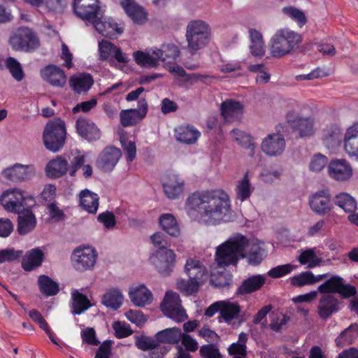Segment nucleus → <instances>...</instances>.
<instances>
[{"label": "nucleus", "instance_id": "4be33fe9", "mask_svg": "<svg viewBox=\"0 0 358 358\" xmlns=\"http://www.w3.org/2000/svg\"><path fill=\"white\" fill-rule=\"evenodd\" d=\"M341 302L333 294H324L320 299L317 306L319 317L326 320L340 310Z\"/></svg>", "mask_w": 358, "mask_h": 358}, {"label": "nucleus", "instance_id": "4c0bfd02", "mask_svg": "<svg viewBox=\"0 0 358 358\" xmlns=\"http://www.w3.org/2000/svg\"><path fill=\"white\" fill-rule=\"evenodd\" d=\"M99 196L96 194L85 189L80 193V204L90 213H96L99 207Z\"/></svg>", "mask_w": 358, "mask_h": 358}, {"label": "nucleus", "instance_id": "79ce46f5", "mask_svg": "<svg viewBox=\"0 0 358 358\" xmlns=\"http://www.w3.org/2000/svg\"><path fill=\"white\" fill-rule=\"evenodd\" d=\"M72 313L74 315H80L91 306L87 296L80 293L78 290L72 292Z\"/></svg>", "mask_w": 358, "mask_h": 358}, {"label": "nucleus", "instance_id": "8fccbe9b", "mask_svg": "<svg viewBox=\"0 0 358 358\" xmlns=\"http://www.w3.org/2000/svg\"><path fill=\"white\" fill-rule=\"evenodd\" d=\"M343 278L338 275H334L317 287V292L324 294L338 293Z\"/></svg>", "mask_w": 358, "mask_h": 358}, {"label": "nucleus", "instance_id": "5fc2aeb1", "mask_svg": "<svg viewBox=\"0 0 358 358\" xmlns=\"http://www.w3.org/2000/svg\"><path fill=\"white\" fill-rule=\"evenodd\" d=\"M116 45L108 41H102L99 43V59L108 60L113 62V55Z\"/></svg>", "mask_w": 358, "mask_h": 358}, {"label": "nucleus", "instance_id": "9b49d317", "mask_svg": "<svg viewBox=\"0 0 358 358\" xmlns=\"http://www.w3.org/2000/svg\"><path fill=\"white\" fill-rule=\"evenodd\" d=\"M285 118L292 131L297 134L296 138H307L314 134L315 120L313 117L299 116L294 111H289Z\"/></svg>", "mask_w": 358, "mask_h": 358}, {"label": "nucleus", "instance_id": "6ab92c4d", "mask_svg": "<svg viewBox=\"0 0 358 358\" xmlns=\"http://www.w3.org/2000/svg\"><path fill=\"white\" fill-rule=\"evenodd\" d=\"M162 185L169 199H177L183 193L185 180L178 174L171 173L164 178Z\"/></svg>", "mask_w": 358, "mask_h": 358}, {"label": "nucleus", "instance_id": "6e6d98bb", "mask_svg": "<svg viewBox=\"0 0 358 358\" xmlns=\"http://www.w3.org/2000/svg\"><path fill=\"white\" fill-rule=\"evenodd\" d=\"M6 66L16 80L21 81L24 78V73L21 64L14 57H8L6 60Z\"/></svg>", "mask_w": 358, "mask_h": 358}, {"label": "nucleus", "instance_id": "412c9836", "mask_svg": "<svg viewBox=\"0 0 358 358\" xmlns=\"http://www.w3.org/2000/svg\"><path fill=\"white\" fill-rule=\"evenodd\" d=\"M78 134L88 141H97L101 137V131L96 124L90 119L79 117L76 122Z\"/></svg>", "mask_w": 358, "mask_h": 358}, {"label": "nucleus", "instance_id": "09e8293b", "mask_svg": "<svg viewBox=\"0 0 358 358\" xmlns=\"http://www.w3.org/2000/svg\"><path fill=\"white\" fill-rule=\"evenodd\" d=\"M38 282L40 291L46 296H54L59 290V285L48 275H40Z\"/></svg>", "mask_w": 358, "mask_h": 358}, {"label": "nucleus", "instance_id": "423d86ee", "mask_svg": "<svg viewBox=\"0 0 358 358\" xmlns=\"http://www.w3.org/2000/svg\"><path fill=\"white\" fill-rule=\"evenodd\" d=\"M66 136V125L64 120L55 117L45 125L43 140L45 148L52 152H57L64 147Z\"/></svg>", "mask_w": 358, "mask_h": 358}, {"label": "nucleus", "instance_id": "680f3d73", "mask_svg": "<svg viewBox=\"0 0 358 358\" xmlns=\"http://www.w3.org/2000/svg\"><path fill=\"white\" fill-rule=\"evenodd\" d=\"M327 163L328 159L326 156L317 154L312 157L309 168L312 171L320 172L327 166Z\"/></svg>", "mask_w": 358, "mask_h": 358}, {"label": "nucleus", "instance_id": "aec40b11", "mask_svg": "<svg viewBox=\"0 0 358 358\" xmlns=\"http://www.w3.org/2000/svg\"><path fill=\"white\" fill-rule=\"evenodd\" d=\"M261 147L262 151L267 155H280L285 150V140L280 134H270L264 139Z\"/></svg>", "mask_w": 358, "mask_h": 358}, {"label": "nucleus", "instance_id": "c9c22d12", "mask_svg": "<svg viewBox=\"0 0 358 358\" xmlns=\"http://www.w3.org/2000/svg\"><path fill=\"white\" fill-rule=\"evenodd\" d=\"M200 136V132L189 126H180L176 129V139L185 144H194Z\"/></svg>", "mask_w": 358, "mask_h": 358}, {"label": "nucleus", "instance_id": "13d9d810", "mask_svg": "<svg viewBox=\"0 0 358 358\" xmlns=\"http://www.w3.org/2000/svg\"><path fill=\"white\" fill-rule=\"evenodd\" d=\"M99 17H100L93 20L90 23L93 24L95 29L99 34L108 38V36L110 35V32L108 31L110 26V20H106L102 12L100 13Z\"/></svg>", "mask_w": 358, "mask_h": 358}, {"label": "nucleus", "instance_id": "f3484780", "mask_svg": "<svg viewBox=\"0 0 358 358\" xmlns=\"http://www.w3.org/2000/svg\"><path fill=\"white\" fill-rule=\"evenodd\" d=\"M148 113V103L145 99H140L138 108L120 112V122L124 127L133 126L143 120Z\"/></svg>", "mask_w": 358, "mask_h": 358}, {"label": "nucleus", "instance_id": "a211bd4d", "mask_svg": "<svg viewBox=\"0 0 358 358\" xmlns=\"http://www.w3.org/2000/svg\"><path fill=\"white\" fill-rule=\"evenodd\" d=\"M3 176L12 182H21L31 180L36 174V169L34 165H22L15 164L3 171Z\"/></svg>", "mask_w": 358, "mask_h": 358}, {"label": "nucleus", "instance_id": "39448f33", "mask_svg": "<svg viewBox=\"0 0 358 358\" xmlns=\"http://www.w3.org/2000/svg\"><path fill=\"white\" fill-rule=\"evenodd\" d=\"M210 38V28L204 21L196 20L190 21L186 30L187 48L191 54L206 47Z\"/></svg>", "mask_w": 358, "mask_h": 358}, {"label": "nucleus", "instance_id": "69168bd1", "mask_svg": "<svg viewBox=\"0 0 358 358\" xmlns=\"http://www.w3.org/2000/svg\"><path fill=\"white\" fill-rule=\"evenodd\" d=\"M97 220L108 229H113L116 224L115 215L108 210L100 213L97 217Z\"/></svg>", "mask_w": 358, "mask_h": 358}, {"label": "nucleus", "instance_id": "49530a36", "mask_svg": "<svg viewBox=\"0 0 358 358\" xmlns=\"http://www.w3.org/2000/svg\"><path fill=\"white\" fill-rule=\"evenodd\" d=\"M315 250L316 248H314L301 251L297 260L301 264L306 265L308 268L319 266L322 262V259L316 255Z\"/></svg>", "mask_w": 358, "mask_h": 358}, {"label": "nucleus", "instance_id": "3c124183", "mask_svg": "<svg viewBox=\"0 0 358 358\" xmlns=\"http://www.w3.org/2000/svg\"><path fill=\"white\" fill-rule=\"evenodd\" d=\"M133 55L136 62L138 64L144 66H157L159 64V61H160V56H157V55H154L153 51L152 52V54L145 53L141 51H136L134 52Z\"/></svg>", "mask_w": 358, "mask_h": 358}, {"label": "nucleus", "instance_id": "b1692460", "mask_svg": "<svg viewBox=\"0 0 358 358\" xmlns=\"http://www.w3.org/2000/svg\"><path fill=\"white\" fill-rule=\"evenodd\" d=\"M329 176L339 181L348 180L352 174V170L350 164L345 159H334L328 166Z\"/></svg>", "mask_w": 358, "mask_h": 358}, {"label": "nucleus", "instance_id": "f257e3e1", "mask_svg": "<svg viewBox=\"0 0 358 358\" xmlns=\"http://www.w3.org/2000/svg\"><path fill=\"white\" fill-rule=\"evenodd\" d=\"M186 207L200 212L201 219L208 224L229 220L230 201L223 192H194L189 196Z\"/></svg>", "mask_w": 358, "mask_h": 358}, {"label": "nucleus", "instance_id": "c03bdc74", "mask_svg": "<svg viewBox=\"0 0 358 358\" xmlns=\"http://www.w3.org/2000/svg\"><path fill=\"white\" fill-rule=\"evenodd\" d=\"M75 15L86 23L91 22L93 20L100 17L99 15L101 12L99 3L90 5V7H83L81 10H73Z\"/></svg>", "mask_w": 358, "mask_h": 358}, {"label": "nucleus", "instance_id": "72a5a7b5", "mask_svg": "<svg viewBox=\"0 0 358 358\" xmlns=\"http://www.w3.org/2000/svg\"><path fill=\"white\" fill-rule=\"evenodd\" d=\"M155 335L159 347H161V343H178L180 341L182 333L179 328L173 327L159 331Z\"/></svg>", "mask_w": 358, "mask_h": 358}, {"label": "nucleus", "instance_id": "f03ea898", "mask_svg": "<svg viewBox=\"0 0 358 358\" xmlns=\"http://www.w3.org/2000/svg\"><path fill=\"white\" fill-rule=\"evenodd\" d=\"M250 240L241 234L231 236L216 248L215 262L219 267L236 266L247 250Z\"/></svg>", "mask_w": 358, "mask_h": 358}, {"label": "nucleus", "instance_id": "ea45409f", "mask_svg": "<svg viewBox=\"0 0 358 358\" xmlns=\"http://www.w3.org/2000/svg\"><path fill=\"white\" fill-rule=\"evenodd\" d=\"M159 224L162 229L171 236L177 237L180 234V230L177 221L171 214L166 213L160 216Z\"/></svg>", "mask_w": 358, "mask_h": 358}, {"label": "nucleus", "instance_id": "de8ad7c7", "mask_svg": "<svg viewBox=\"0 0 358 358\" xmlns=\"http://www.w3.org/2000/svg\"><path fill=\"white\" fill-rule=\"evenodd\" d=\"M248 336L245 332H241L238 335V340L236 343L231 344L228 348L230 355L245 357L247 355L246 343Z\"/></svg>", "mask_w": 358, "mask_h": 358}, {"label": "nucleus", "instance_id": "774afa93", "mask_svg": "<svg viewBox=\"0 0 358 358\" xmlns=\"http://www.w3.org/2000/svg\"><path fill=\"white\" fill-rule=\"evenodd\" d=\"M81 338L83 343L90 345H98L100 342L97 339L96 332L93 328L87 327L81 331Z\"/></svg>", "mask_w": 358, "mask_h": 358}, {"label": "nucleus", "instance_id": "e2e57ef3", "mask_svg": "<svg viewBox=\"0 0 358 358\" xmlns=\"http://www.w3.org/2000/svg\"><path fill=\"white\" fill-rule=\"evenodd\" d=\"M22 253V250H15L13 248L0 250V264L17 260L21 257Z\"/></svg>", "mask_w": 358, "mask_h": 358}, {"label": "nucleus", "instance_id": "bf43d9fd", "mask_svg": "<svg viewBox=\"0 0 358 358\" xmlns=\"http://www.w3.org/2000/svg\"><path fill=\"white\" fill-rule=\"evenodd\" d=\"M297 268V265L287 264L274 267L268 271V275L273 278H279L290 273Z\"/></svg>", "mask_w": 358, "mask_h": 358}, {"label": "nucleus", "instance_id": "ddd939ff", "mask_svg": "<svg viewBox=\"0 0 358 358\" xmlns=\"http://www.w3.org/2000/svg\"><path fill=\"white\" fill-rule=\"evenodd\" d=\"M150 259L158 272L163 276H167L173 271L176 255L172 250L161 248L156 251Z\"/></svg>", "mask_w": 358, "mask_h": 358}, {"label": "nucleus", "instance_id": "c756f323", "mask_svg": "<svg viewBox=\"0 0 358 358\" xmlns=\"http://www.w3.org/2000/svg\"><path fill=\"white\" fill-rule=\"evenodd\" d=\"M17 231L20 235H25L31 232L36 225L35 215L29 208H26L17 213Z\"/></svg>", "mask_w": 358, "mask_h": 358}, {"label": "nucleus", "instance_id": "a878e982", "mask_svg": "<svg viewBox=\"0 0 358 358\" xmlns=\"http://www.w3.org/2000/svg\"><path fill=\"white\" fill-rule=\"evenodd\" d=\"M243 104L234 99H227L221 103V115L227 122L240 120L243 113Z\"/></svg>", "mask_w": 358, "mask_h": 358}, {"label": "nucleus", "instance_id": "4468645a", "mask_svg": "<svg viewBox=\"0 0 358 358\" xmlns=\"http://www.w3.org/2000/svg\"><path fill=\"white\" fill-rule=\"evenodd\" d=\"M308 203L310 209L319 215L329 214L334 208L331 194L327 189L317 191L310 196Z\"/></svg>", "mask_w": 358, "mask_h": 358}, {"label": "nucleus", "instance_id": "5701e85b", "mask_svg": "<svg viewBox=\"0 0 358 358\" xmlns=\"http://www.w3.org/2000/svg\"><path fill=\"white\" fill-rule=\"evenodd\" d=\"M41 78L51 85L62 87L66 83L64 71L59 66L50 64L41 70Z\"/></svg>", "mask_w": 358, "mask_h": 358}, {"label": "nucleus", "instance_id": "7c9ffc66", "mask_svg": "<svg viewBox=\"0 0 358 358\" xmlns=\"http://www.w3.org/2000/svg\"><path fill=\"white\" fill-rule=\"evenodd\" d=\"M44 259V253L38 248L27 251L22 260V266L26 271H31L39 267Z\"/></svg>", "mask_w": 358, "mask_h": 358}, {"label": "nucleus", "instance_id": "dca6fc26", "mask_svg": "<svg viewBox=\"0 0 358 358\" xmlns=\"http://www.w3.org/2000/svg\"><path fill=\"white\" fill-rule=\"evenodd\" d=\"M122 156L120 149L114 146L105 148L99 155L96 166L103 172H110L113 170Z\"/></svg>", "mask_w": 358, "mask_h": 358}, {"label": "nucleus", "instance_id": "37998d69", "mask_svg": "<svg viewBox=\"0 0 358 358\" xmlns=\"http://www.w3.org/2000/svg\"><path fill=\"white\" fill-rule=\"evenodd\" d=\"M73 90L81 93L88 91L94 83L92 76L89 73L82 74L76 78L71 79Z\"/></svg>", "mask_w": 358, "mask_h": 358}, {"label": "nucleus", "instance_id": "c85d7f7f", "mask_svg": "<svg viewBox=\"0 0 358 358\" xmlns=\"http://www.w3.org/2000/svg\"><path fill=\"white\" fill-rule=\"evenodd\" d=\"M45 169L48 177L59 178L69 172V163L63 156H57L47 164Z\"/></svg>", "mask_w": 358, "mask_h": 358}, {"label": "nucleus", "instance_id": "1a4fd4ad", "mask_svg": "<svg viewBox=\"0 0 358 358\" xmlns=\"http://www.w3.org/2000/svg\"><path fill=\"white\" fill-rule=\"evenodd\" d=\"M96 259V251L91 247H77L74 249L71 257L72 266L79 272L92 269Z\"/></svg>", "mask_w": 358, "mask_h": 358}, {"label": "nucleus", "instance_id": "393cba45", "mask_svg": "<svg viewBox=\"0 0 358 358\" xmlns=\"http://www.w3.org/2000/svg\"><path fill=\"white\" fill-rule=\"evenodd\" d=\"M264 243L259 241H250L247 250L242 257L251 266L259 265L266 257V252L263 248Z\"/></svg>", "mask_w": 358, "mask_h": 358}, {"label": "nucleus", "instance_id": "4d7b16f0", "mask_svg": "<svg viewBox=\"0 0 358 358\" xmlns=\"http://www.w3.org/2000/svg\"><path fill=\"white\" fill-rule=\"evenodd\" d=\"M313 273L311 271H304L289 278L290 284L294 287H301L313 285Z\"/></svg>", "mask_w": 358, "mask_h": 358}, {"label": "nucleus", "instance_id": "20e7f679", "mask_svg": "<svg viewBox=\"0 0 358 358\" xmlns=\"http://www.w3.org/2000/svg\"><path fill=\"white\" fill-rule=\"evenodd\" d=\"M302 36L289 29H278L269 42V51L273 57H282L299 48Z\"/></svg>", "mask_w": 358, "mask_h": 358}, {"label": "nucleus", "instance_id": "bb28decb", "mask_svg": "<svg viewBox=\"0 0 358 358\" xmlns=\"http://www.w3.org/2000/svg\"><path fill=\"white\" fill-rule=\"evenodd\" d=\"M120 3L127 15L136 24H143L147 20V13L134 0H120Z\"/></svg>", "mask_w": 358, "mask_h": 358}, {"label": "nucleus", "instance_id": "2eb2a0df", "mask_svg": "<svg viewBox=\"0 0 358 358\" xmlns=\"http://www.w3.org/2000/svg\"><path fill=\"white\" fill-rule=\"evenodd\" d=\"M135 345L143 351L151 350L146 358H163L170 350L166 346L159 347L155 335L153 337L145 335L136 336Z\"/></svg>", "mask_w": 358, "mask_h": 358}, {"label": "nucleus", "instance_id": "f8f14e48", "mask_svg": "<svg viewBox=\"0 0 358 358\" xmlns=\"http://www.w3.org/2000/svg\"><path fill=\"white\" fill-rule=\"evenodd\" d=\"M217 320L220 323L224 322L233 329H237L245 321V317L238 303L222 301L221 314Z\"/></svg>", "mask_w": 358, "mask_h": 358}, {"label": "nucleus", "instance_id": "7ed1b4c3", "mask_svg": "<svg viewBox=\"0 0 358 358\" xmlns=\"http://www.w3.org/2000/svg\"><path fill=\"white\" fill-rule=\"evenodd\" d=\"M185 272L189 279L179 281L178 287L187 295L196 293L199 287L203 285L208 278L206 267L199 260L193 258H188L186 260Z\"/></svg>", "mask_w": 358, "mask_h": 358}, {"label": "nucleus", "instance_id": "338daca9", "mask_svg": "<svg viewBox=\"0 0 358 358\" xmlns=\"http://www.w3.org/2000/svg\"><path fill=\"white\" fill-rule=\"evenodd\" d=\"M199 354L203 358H222L219 349L213 344L202 345Z\"/></svg>", "mask_w": 358, "mask_h": 358}, {"label": "nucleus", "instance_id": "cd10ccee", "mask_svg": "<svg viewBox=\"0 0 358 358\" xmlns=\"http://www.w3.org/2000/svg\"><path fill=\"white\" fill-rule=\"evenodd\" d=\"M266 282L263 275H253L245 279L236 292V295H245L259 290Z\"/></svg>", "mask_w": 358, "mask_h": 358}, {"label": "nucleus", "instance_id": "f704fd0d", "mask_svg": "<svg viewBox=\"0 0 358 358\" xmlns=\"http://www.w3.org/2000/svg\"><path fill=\"white\" fill-rule=\"evenodd\" d=\"M341 130L336 124L327 125L322 131V138L327 147H334L341 141Z\"/></svg>", "mask_w": 358, "mask_h": 358}, {"label": "nucleus", "instance_id": "052dcab7", "mask_svg": "<svg viewBox=\"0 0 358 358\" xmlns=\"http://www.w3.org/2000/svg\"><path fill=\"white\" fill-rule=\"evenodd\" d=\"M113 328L117 338H126L133 334L130 325L124 322H115L113 324Z\"/></svg>", "mask_w": 358, "mask_h": 358}, {"label": "nucleus", "instance_id": "864d4df0", "mask_svg": "<svg viewBox=\"0 0 358 358\" xmlns=\"http://www.w3.org/2000/svg\"><path fill=\"white\" fill-rule=\"evenodd\" d=\"M282 13L292 20L295 21L301 27L307 22V17L305 13L294 6H287L282 8Z\"/></svg>", "mask_w": 358, "mask_h": 358}, {"label": "nucleus", "instance_id": "0e129e2a", "mask_svg": "<svg viewBox=\"0 0 358 358\" xmlns=\"http://www.w3.org/2000/svg\"><path fill=\"white\" fill-rule=\"evenodd\" d=\"M85 162V157L83 155L78 152L73 155L72 159H70V164H69V173L71 176H74L77 171L80 169Z\"/></svg>", "mask_w": 358, "mask_h": 358}, {"label": "nucleus", "instance_id": "e433bc0d", "mask_svg": "<svg viewBox=\"0 0 358 358\" xmlns=\"http://www.w3.org/2000/svg\"><path fill=\"white\" fill-rule=\"evenodd\" d=\"M153 54L160 56V61L172 64L179 57L180 50L178 46L173 44H164L161 49L153 50Z\"/></svg>", "mask_w": 358, "mask_h": 358}, {"label": "nucleus", "instance_id": "603ef678", "mask_svg": "<svg viewBox=\"0 0 358 358\" xmlns=\"http://www.w3.org/2000/svg\"><path fill=\"white\" fill-rule=\"evenodd\" d=\"M236 196L241 201L248 199L253 190L248 178V172H246L244 177L238 181L236 186Z\"/></svg>", "mask_w": 358, "mask_h": 358}, {"label": "nucleus", "instance_id": "2f4dec72", "mask_svg": "<svg viewBox=\"0 0 358 358\" xmlns=\"http://www.w3.org/2000/svg\"><path fill=\"white\" fill-rule=\"evenodd\" d=\"M344 147L349 155L358 159V122L347 129L344 138Z\"/></svg>", "mask_w": 358, "mask_h": 358}, {"label": "nucleus", "instance_id": "473e14b6", "mask_svg": "<svg viewBox=\"0 0 358 358\" xmlns=\"http://www.w3.org/2000/svg\"><path fill=\"white\" fill-rule=\"evenodd\" d=\"M129 298L136 306L143 307L152 301L151 292L143 285L130 289Z\"/></svg>", "mask_w": 358, "mask_h": 358}, {"label": "nucleus", "instance_id": "a19ab883", "mask_svg": "<svg viewBox=\"0 0 358 358\" xmlns=\"http://www.w3.org/2000/svg\"><path fill=\"white\" fill-rule=\"evenodd\" d=\"M123 302V295L118 289L108 290L103 296L102 303L113 310L118 309Z\"/></svg>", "mask_w": 358, "mask_h": 358}, {"label": "nucleus", "instance_id": "9d476101", "mask_svg": "<svg viewBox=\"0 0 358 358\" xmlns=\"http://www.w3.org/2000/svg\"><path fill=\"white\" fill-rule=\"evenodd\" d=\"M161 308L166 317L177 322H184L187 318L180 296L176 292L169 291L166 293Z\"/></svg>", "mask_w": 358, "mask_h": 358}, {"label": "nucleus", "instance_id": "58836bf2", "mask_svg": "<svg viewBox=\"0 0 358 358\" xmlns=\"http://www.w3.org/2000/svg\"><path fill=\"white\" fill-rule=\"evenodd\" d=\"M358 337V324H352L349 327L343 330L336 338L335 343L339 348L352 344Z\"/></svg>", "mask_w": 358, "mask_h": 358}, {"label": "nucleus", "instance_id": "6e6552de", "mask_svg": "<svg viewBox=\"0 0 358 358\" xmlns=\"http://www.w3.org/2000/svg\"><path fill=\"white\" fill-rule=\"evenodd\" d=\"M9 44L16 51L29 52L39 46L36 34L27 27L20 28L9 38Z\"/></svg>", "mask_w": 358, "mask_h": 358}, {"label": "nucleus", "instance_id": "0eeeda50", "mask_svg": "<svg viewBox=\"0 0 358 358\" xmlns=\"http://www.w3.org/2000/svg\"><path fill=\"white\" fill-rule=\"evenodd\" d=\"M0 203L10 212L20 213L30 208L35 204L34 197L28 195L20 189H13L5 192L0 197Z\"/></svg>", "mask_w": 358, "mask_h": 358}, {"label": "nucleus", "instance_id": "a18cd8bd", "mask_svg": "<svg viewBox=\"0 0 358 358\" xmlns=\"http://www.w3.org/2000/svg\"><path fill=\"white\" fill-rule=\"evenodd\" d=\"M334 203L346 213H354L357 209L355 199L348 193L342 192L335 196Z\"/></svg>", "mask_w": 358, "mask_h": 358}]
</instances>
